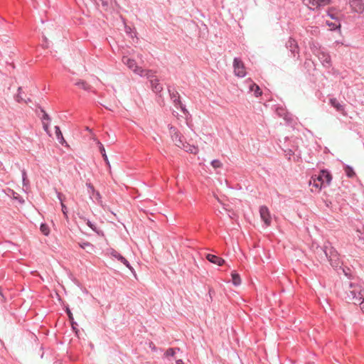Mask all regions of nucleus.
I'll list each match as a JSON object with an SVG mask.
<instances>
[{
  "instance_id": "f257e3e1",
  "label": "nucleus",
  "mask_w": 364,
  "mask_h": 364,
  "mask_svg": "<svg viewBox=\"0 0 364 364\" xmlns=\"http://www.w3.org/2000/svg\"><path fill=\"white\" fill-rule=\"evenodd\" d=\"M331 179L332 176L328 171L326 170L321 171L318 175L312 176L309 181L311 191L319 192L322 187L330 184Z\"/></svg>"
},
{
  "instance_id": "f03ea898",
  "label": "nucleus",
  "mask_w": 364,
  "mask_h": 364,
  "mask_svg": "<svg viewBox=\"0 0 364 364\" xmlns=\"http://www.w3.org/2000/svg\"><path fill=\"white\" fill-rule=\"evenodd\" d=\"M170 133L173 141L178 147L185 150L187 152L194 154H196L198 152V148L197 146L183 142L181 136L176 128L171 127L170 128Z\"/></svg>"
},
{
  "instance_id": "7ed1b4c3",
  "label": "nucleus",
  "mask_w": 364,
  "mask_h": 364,
  "mask_svg": "<svg viewBox=\"0 0 364 364\" xmlns=\"http://www.w3.org/2000/svg\"><path fill=\"white\" fill-rule=\"evenodd\" d=\"M346 294V299L354 304H357L364 299V289L358 284H350Z\"/></svg>"
},
{
  "instance_id": "20e7f679",
  "label": "nucleus",
  "mask_w": 364,
  "mask_h": 364,
  "mask_svg": "<svg viewBox=\"0 0 364 364\" xmlns=\"http://www.w3.org/2000/svg\"><path fill=\"white\" fill-rule=\"evenodd\" d=\"M122 62L136 75L146 76L148 78H152L154 77V73L151 70H144L142 68L139 67L133 59L124 56L122 58Z\"/></svg>"
},
{
  "instance_id": "39448f33",
  "label": "nucleus",
  "mask_w": 364,
  "mask_h": 364,
  "mask_svg": "<svg viewBox=\"0 0 364 364\" xmlns=\"http://www.w3.org/2000/svg\"><path fill=\"white\" fill-rule=\"evenodd\" d=\"M234 73L239 77H243L246 75V68L244 63L239 58L233 60Z\"/></svg>"
},
{
  "instance_id": "423d86ee",
  "label": "nucleus",
  "mask_w": 364,
  "mask_h": 364,
  "mask_svg": "<svg viewBox=\"0 0 364 364\" xmlns=\"http://www.w3.org/2000/svg\"><path fill=\"white\" fill-rule=\"evenodd\" d=\"M328 259L333 267L337 268L341 266V262L339 255L337 251L331 246H329Z\"/></svg>"
},
{
  "instance_id": "0eeeda50",
  "label": "nucleus",
  "mask_w": 364,
  "mask_h": 364,
  "mask_svg": "<svg viewBox=\"0 0 364 364\" xmlns=\"http://www.w3.org/2000/svg\"><path fill=\"white\" fill-rule=\"evenodd\" d=\"M259 215L265 225L269 226L272 223V217L269 208L265 205L261 206L259 208Z\"/></svg>"
},
{
  "instance_id": "6e6552de",
  "label": "nucleus",
  "mask_w": 364,
  "mask_h": 364,
  "mask_svg": "<svg viewBox=\"0 0 364 364\" xmlns=\"http://www.w3.org/2000/svg\"><path fill=\"white\" fill-rule=\"evenodd\" d=\"M308 7L312 10L316 9L320 6H323L329 3V0H304Z\"/></svg>"
},
{
  "instance_id": "1a4fd4ad",
  "label": "nucleus",
  "mask_w": 364,
  "mask_h": 364,
  "mask_svg": "<svg viewBox=\"0 0 364 364\" xmlns=\"http://www.w3.org/2000/svg\"><path fill=\"white\" fill-rule=\"evenodd\" d=\"M329 246H325L324 249L320 247H317L315 250V254L316 255L318 259L320 262H323L328 258Z\"/></svg>"
},
{
  "instance_id": "9d476101",
  "label": "nucleus",
  "mask_w": 364,
  "mask_h": 364,
  "mask_svg": "<svg viewBox=\"0 0 364 364\" xmlns=\"http://www.w3.org/2000/svg\"><path fill=\"white\" fill-rule=\"evenodd\" d=\"M110 255L115 257L117 260L120 261L122 263H123L127 267H128L130 270L132 271V267L129 264V262L122 256L121 255L117 250L112 249L109 252Z\"/></svg>"
},
{
  "instance_id": "9b49d317",
  "label": "nucleus",
  "mask_w": 364,
  "mask_h": 364,
  "mask_svg": "<svg viewBox=\"0 0 364 364\" xmlns=\"http://www.w3.org/2000/svg\"><path fill=\"white\" fill-rule=\"evenodd\" d=\"M328 16L331 20H326V24L329 26L330 30H335L336 28L341 27V23L339 20L334 17L333 14L328 13Z\"/></svg>"
},
{
  "instance_id": "f8f14e48",
  "label": "nucleus",
  "mask_w": 364,
  "mask_h": 364,
  "mask_svg": "<svg viewBox=\"0 0 364 364\" xmlns=\"http://www.w3.org/2000/svg\"><path fill=\"white\" fill-rule=\"evenodd\" d=\"M351 6L355 11L363 13L364 11V0H352Z\"/></svg>"
},
{
  "instance_id": "ddd939ff",
  "label": "nucleus",
  "mask_w": 364,
  "mask_h": 364,
  "mask_svg": "<svg viewBox=\"0 0 364 364\" xmlns=\"http://www.w3.org/2000/svg\"><path fill=\"white\" fill-rule=\"evenodd\" d=\"M206 259L210 262L217 264L218 266H222L223 264H225V260L223 258L218 257L216 255H214L208 254L206 255Z\"/></svg>"
},
{
  "instance_id": "4468645a",
  "label": "nucleus",
  "mask_w": 364,
  "mask_h": 364,
  "mask_svg": "<svg viewBox=\"0 0 364 364\" xmlns=\"http://www.w3.org/2000/svg\"><path fill=\"white\" fill-rule=\"evenodd\" d=\"M330 103L335 109H336V110L341 112L343 116L347 115L344 109V105H341L336 98H331L330 100Z\"/></svg>"
},
{
  "instance_id": "2eb2a0df",
  "label": "nucleus",
  "mask_w": 364,
  "mask_h": 364,
  "mask_svg": "<svg viewBox=\"0 0 364 364\" xmlns=\"http://www.w3.org/2000/svg\"><path fill=\"white\" fill-rule=\"evenodd\" d=\"M250 82V86L249 90L250 92H252L255 94V96L256 97H258L262 95V91L260 87L255 83H254L251 80H249Z\"/></svg>"
},
{
  "instance_id": "dca6fc26",
  "label": "nucleus",
  "mask_w": 364,
  "mask_h": 364,
  "mask_svg": "<svg viewBox=\"0 0 364 364\" xmlns=\"http://www.w3.org/2000/svg\"><path fill=\"white\" fill-rule=\"evenodd\" d=\"M318 57L323 63V65H326L328 66L331 65V57L329 56L328 54L325 53L324 52H319L318 54Z\"/></svg>"
},
{
  "instance_id": "f3484780",
  "label": "nucleus",
  "mask_w": 364,
  "mask_h": 364,
  "mask_svg": "<svg viewBox=\"0 0 364 364\" xmlns=\"http://www.w3.org/2000/svg\"><path fill=\"white\" fill-rule=\"evenodd\" d=\"M150 81L152 90L155 92H160L163 90L162 85L159 82V80L157 79H151Z\"/></svg>"
},
{
  "instance_id": "a211bd4d",
  "label": "nucleus",
  "mask_w": 364,
  "mask_h": 364,
  "mask_svg": "<svg viewBox=\"0 0 364 364\" xmlns=\"http://www.w3.org/2000/svg\"><path fill=\"white\" fill-rule=\"evenodd\" d=\"M96 142L99 146V149H100V153L102 154V156L104 159V160L105 161L106 164L109 166L110 164H109V161L108 160V158H107V156L106 154V151H105V147L103 146V144L98 140H96Z\"/></svg>"
},
{
  "instance_id": "6ab92c4d",
  "label": "nucleus",
  "mask_w": 364,
  "mask_h": 364,
  "mask_svg": "<svg viewBox=\"0 0 364 364\" xmlns=\"http://www.w3.org/2000/svg\"><path fill=\"white\" fill-rule=\"evenodd\" d=\"M232 284L235 286H238L241 284V279L240 275L235 272H232L231 274Z\"/></svg>"
},
{
  "instance_id": "aec40b11",
  "label": "nucleus",
  "mask_w": 364,
  "mask_h": 364,
  "mask_svg": "<svg viewBox=\"0 0 364 364\" xmlns=\"http://www.w3.org/2000/svg\"><path fill=\"white\" fill-rule=\"evenodd\" d=\"M55 130L56 137L58 139L59 142L62 144L65 143V141L63 138V134H62L59 127H58V126L55 127Z\"/></svg>"
},
{
  "instance_id": "412c9836",
  "label": "nucleus",
  "mask_w": 364,
  "mask_h": 364,
  "mask_svg": "<svg viewBox=\"0 0 364 364\" xmlns=\"http://www.w3.org/2000/svg\"><path fill=\"white\" fill-rule=\"evenodd\" d=\"M75 85L80 88L83 89L85 90H88L90 88V86L85 81L83 80H80L77 82Z\"/></svg>"
},
{
  "instance_id": "4be33fe9",
  "label": "nucleus",
  "mask_w": 364,
  "mask_h": 364,
  "mask_svg": "<svg viewBox=\"0 0 364 364\" xmlns=\"http://www.w3.org/2000/svg\"><path fill=\"white\" fill-rule=\"evenodd\" d=\"M345 173H346V176L349 178H353L355 176V173L353 171V168H351L349 166H346L345 167Z\"/></svg>"
},
{
  "instance_id": "5701e85b",
  "label": "nucleus",
  "mask_w": 364,
  "mask_h": 364,
  "mask_svg": "<svg viewBox=\"0 0 364 364\" xmlns=\"http://www.w3.org/2000/svg\"><path fill=\"white\" fill-rule=\"evenodd\" d=\"M58 198L60 199V203H61V207H62V211H63V213L65 216V218H68V211H67V208L65 206V205L63 203V200L61 197V194H58Z\"/></svg>"
},
{
  "instance_id": "b1692460",
  "label": "nucleus",
  "mask_w": 364,
  "mask_h": 364,
  "mask_svg": "<svg viewBox=\"0 0 364 364\" xmlns=\"http://www.w3.org/2000/svg\"><path fill=\"white\" fill-rule=\"evenodd\" d=\"M80 246L82 249L87 250V251L92 250L93 249L92 244L88 242L80 243Z\"/></svg>"
},
{
  "instance_id": "393cba45",
  "label": "nucleus",
  "mask_w": 364,
  "mask_h": 364,
  "mask_svg": "<svg viewBox=\"0 0 364 364\" xmlns=\"http://www.w3.org/2000/svg\"><path fill=\"white\" fill-rule=\"evenodd\" d=\"M357 233H358L357 238H356L357 242L360 245H363L364 244V236L359 230H357Z\"/></svg>"
},
{
  "instance_id": "a878e982",
  "label": "nucleus",
  "mask_w": 364,
  "mask_h": 364,
  "mask_svg": "<svg viewBox=\"0 0 364 364\" xmlns=\"http://www.w3.org/2000/svg\"><path fill=\"white\" fill-rule=\"evenodd\" d=\"M41 230L45 235H48L50 232L49 228L45 224H42L41 225Z\"/></svg>"
},
{
  "instance_id": "bb28decb",
  "label": "nucleus",
  "mask_w": 364,
  "mask_h": 364,
  "mask_svg": "<svg viewBox=\"0 0 364 364\" xmlns=\"http://www.w3.org/2000/svg\"><path fill=\"white\" fill-rule=\"evenodd\" d=\"M82 219L86 223V224L94 231L97 232L96 226L91 223L89 220L86 219L85 218H82Z\"/></svg>"
},
{
  "instance_id": "cd10ccee",
  "label": "nucleus",
  "mask_w": 364,
  "mask_h": 364,
  "mask_svg": "<svg viewBox=\"0 0 364 364\" xmlns=\"http://www.w3.org/2000/svg\"><path fill=\"white\" fill-rule=\"evenodd\" d=\"M211 165L214 168H221L223 166V164L219 160H213L211 162Z\"/></svg>"
},
{
  "instance_id": "c85d7f7f",
  "label": "nucleus",
  "mask_w": 364,
  "mask_h": 364,
  "mask_svg": "<svg viewBox=\"0 0 364 364\" xmlns=\"http://www.w3.org/2000/svg\"><path fill=\"white\" fill-rule=\"evenodd\" d=\"M88 187L90 188V190L93 192L94 193V196L95 197V198L97 200H100V194L99 192L97 191H95V189H94V187L93 186H92L91 184H88Z\"/></svg>"
},
{
  "instance_id": "c756f323",
  "label": "nucleus",
  "mask_w": 364,
  "mask_h": 364,
  "mask_svg": "<svg viewBox=\"0 0 364 364\" xmlns=\"http://www.w3.org/2000/svg\"><path fill=\"white\" fill-rule=\"evenodd\" d=\"M288 44H289V46L291 48V50L294 52V49H296V41L293 39H289V41H288Z\"/></svg>"
},
{
  "instance_id": "7c9ffc66",
  "label": "nucleus",
  "mask_w": 364,
  "mask_h": 364,
  "mask_svg": "<svg viewBox=\"0 0 364 364\" xmlns=\"http://www.w3.org/2000/svg\"><path fill=\"white\" fill-rule=\"evenodd\" d=\"M166 356H173L175 355V350L173 348H168L166 353Z\"/></svg>"
},
{
  "instance_id": "2f4dec72",
  "label": "nucleus",
  "mask_w": 364,
  "mask_h": 364,
  "mask_svg": "<svg viewBox=\"0 0 364 364\" xmlns=\"http://www.w3.org/2000/svg\"><path fill=\"white\" fill-rule=\"evenodd\" d=\"M43 129L48 134H50L49 133V125L48 123H46L44 122H43Z\"/></svg>"
},
{
  "instance_id": "473e14b6",
  "label": "nucleus",
  "mask_w": 364,
  "mask_h": 364,
  "mask_svg": "<svg viewBox=\"0 0 364 364\" xmlns=\"http://www.w3.org/2000/svg\"><path fill=\"white\" fill-rule=\"evenodd\" d=\"M43 117H42L43 121V120L49 121L50 120V117H49L48 114L46 112H44V111H43Z\"/></svg>"
},
{
  "instance_id": "72a5a7b5",
  "label": "nucleus",
  "mask_w": 364,
  "mask_h": 364,
  "mask_svg": "<svg viewBox=\"0 0 364 364\" xmlns=\"http://www.w3.org/2000/svg\"><path fill=\"white\" fill-rule=\"evenodd\" d=\"M358 303L360 304V309L364 313V298Z\"/></svg>"
},
{
  "instance_id": "f704fd0d",
  "label": "nucleus",
  "mask_w": 364,
  "mask_h": 364,
  "mask_svg": "<svg viewBox=\"0 0 364 364\" xmlns=\"http://www.w3.org/2000/svg\"><path fill=\"white\" fill-rule=\"evenodd\" d=\"M16 100L18 102H21L24 101L23 99L21 97V96L19 95V93L16 96Z\"/></svg>"
},
{
  "instance_id": "c9c22d12",
  "label": "nucleus",
  "mask_w": 364,
  "mask_h": 364,
  "mask_svg": "<svg viewBox=\"0 0 364 364\" xmlns=\"http://www.w3.org/2000/svg\"><path fill=\"white\" fill-rule=\"evenodd\" d=\"M67 313H68V316H69L70 319H71V320H72V319L73 318V314H72V313L70 312V310L69 309H67Z\"/></svg>"
},
{
  "instance_id": "e433bc0d",
  "label": "nucleus",
  "mask_w": 364,
  "mask_h": 364,
  "mask_svg": "<svg viewBox=\"0 0 364 364\" xmlns=\"http://www.w3.org/2000/svg\"><path fill=\"white\" fill-rule=\"evenodd\" d=\"M176 102V100L175 101ZM178 103L180 105L181 107H182V103L179 99L177 100ZM183 111H186V109L183 107H181Z\"/></svg>"
},
{
  "instance_id": "4c0bfd02",
  "label": "nucleus",
  "mask_w": 364,
  "mask_h": 364,
  "mask_svg": "<svg viewBox=\"0 0 364 364\" xmlns=\"http://www.w3.org/2000/svg\"><path fill=\"white\" fill-rule=\"evenodd\" d=\"M176 364H184L182 360H176Z\"/></svg>"
}]
</instances>
